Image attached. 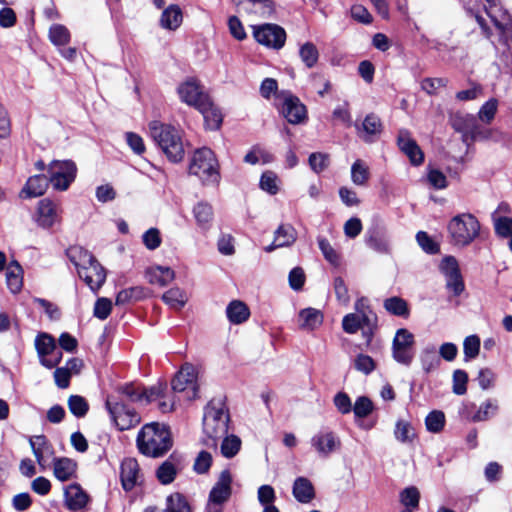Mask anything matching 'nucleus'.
Instances as JSON below:
<instances>
[{
	"mask_svg": "<svg viewBox=\"0 0 512 512\" xmlns=\"http://www.w3.org/2000/svg\"><path fill=\"white\" fill-rule=\"evenodd\" d=\"M136 442L140 453L153 458L162 457L173 446L170 429L156 422L144 425L138 433Z\"/></svg>",
	"mask_w": 512,
	"mask_h": 512,
	"instance_id": "1",
	"label": "nucleus"
},
{
	"mask_svg": "<svg viewBox=\"0 0 512 512\" xmlns=\"http://www.w3.org/2000/svg\"><path fill=\"white\" fill-rule=\"evenodd\" d=\"M229 415L221 400H212L205 408L202 443L216 449L218 441L228 432Z\"/></svg>",
	"mask_w": 512,
	"mask_h": 512,
	"instance_id": "2",
	"label": "nucleus"
},
{
	"mask_svg": "<svg viewBox=\"0 0 512 512\" xmlns=\"http://www.w3.org/2000/svg\"><path fill=\"white\" fill-rule=\"evenodd\" d=\"M148 128L151 138L171 162L183 160L185 150L180 129L157 120L151 121Z\"/></svg>",
	"mask_w": 512,
	"mask_h": 512,
	"instance_id": "3",
	"label": "nucleus"
},
{
	"mask_svg": "<svg viewBox=\"0 0 512 512\" xmlns=\"http://www.w3.org/2000/svg\"><path fill=\"white\" fill-rule=\"evenodd\" d=\"M68 256L77 268L79 277L92 291H98L106 280L104 267L89 251L81 247L69 249Z\"/></svg>",
	"mask_w": 512,
	"mask_h": 512,
	"instance_id": "4",
	"label": "nucleus"
},
{
	"mask_svg": "<svg viewBox=\"0 0 512 512\" xmlns=\"http://www.w3.org/2000/svg\"><path fill=\"white\" fill-rule=\"evenodd\" d=\"M448 232L454 245L465 247L479 236L480 223L474 215L462 213L450 220Z\"/></svg>",
	"mask_w": 512,
	"mask_h": 512,
	"instance_id": "5",
	"label": "nucleus"
},
{
	"mask_svg": "<svg viewBox=\"0 0 512 512\" xmlns=\"http://www.w3.org/2000/svg\"><path fill=\"white\" fill-rule=\"evenodd\" d=\"M189 173L197 176L204 184L218 183L220 174L214 152L206 147L196 150L189 165Z\"/></svg>",
	"mask_w": 512,
	"mask_h": 512,
	"instance_id": "6",
	"label": "nucleus"
},
{
	"mask_svg": "<svg viewBox=\"0 0 512 512\" xmlns=\"http://www.w3.org/2000/svg\"><path fill=\"white\" fill-rule=\"evenodd\" d=\"M276 107L280 110L283 117L291 124H301L307 120L306 107L298 97L289 91H281L277 95Z\"/></svg>",
	"mask_w": 512,
	"mask_h": 512,
	"instance_id": "7",
	"label": "nucleus"
},
{
	"mask_svg": "<svg viewBox=\"0 0 512 512\" xmlns=\"http://www.w3.org/2000/svg\"><path fill=\"white\" fill-rule=\"evenodd\" d=\"M198 369L190 363L182 365L181 369L173 378L171 385L174 392H186L189 400L198 396Z\"/></svg>",
	"mask_w": 512,
	"mask_h": 512,
	"instance_id": "8",
	"label": "nucleus"
},
{
	"mask_svg": "<svg viewBox=\"0 0 512 512\" xmlns=\"http://www.w3.org/2000/svg\"><path fill=\"white\" fill-rule=\"evenodd\" d=\"M414 335L405 328L398 329L392 342L393 359L404 366H409L414 358Z\"/></svg>",
	"mask_w": 512,
	"mask_h": 512,
	"instance_id": "9",
	"label": "nucleus"
},
{
	"mask_svg": "<svg viewBox=\"0 0 512 512\" xmlns=\"http://www.w3.org/2000/svg\"><path fill=\"white\" fill-rule=\"evenodd\" d=\"M76 165L70 160H55L49 165V181L56 190H67L76 176Z\"/></svg>",
	"mask_w": 512,
	"mask_h": 512,
	"instance_id": "10",
	"label": "nucleus"
},
{
	"mask_svg": "<svg viewBox=\"0 0 512 512\" xmlns=\"http://www.w3.org/2000/svg\"><path fill=\"white\" fill-rule=\"evenodd\" d=\"M106 408L111 419L121 431L128 430L140 422L138 413L123 403L112 401L109 397L106 400Z\"/></svg>",
	"mask_w": 512,
	"mask_h": 512,
	"instance_id": "11",
	"label": "nucleus"
},
{
	"mask_svg": "<svg viewBox=\"0 0 512 512\" xmlns=\"http://www.w3.org/2000/svg\"><path fill=\"white\" fill-rule=\"evenodd\" d=\"M255 40L268 48L280 49L286 41L285 30L276 24H263L253 27Z\"/></svg>",
	"mask_w": 512,
	"mask_h": 512,
	"instance_id": "12",
	"label": "nucleus"
},
{
	"mask_svg": "<svg viewBox=\"0 0 512 512\" xmlns=\"http://www.w3.org/2000/svg\"><path fill=\"white\" fill-rule=\"evenodd\" d=\"M165 386L157 384L150 389H144L139 385L126 384L119 391L131 402L150 403L163 397Z\"/></svg>",
	"mask_w": 512,
	"mask_h": 512,
	"instance_id": "13",
	"label": "nucleus"
},
{
	"mask_svg": "<svg viewBox=\"0 0 512 512\" xmlns=\"http://www.w3.org/2000/svg\"><path fill=\"white\" fill-rule=\"evenodd\" d=\"M177 91L182 102L196 109L209 97L194 77H188L178 86Z\"/></svg>",
	"mask_w": 512,
	"mask_h": 512,
	"instance_id": "14",
	"label": "nucleus"
},
{
	"mask_svg": "<svg viewBox=\"0 0 512 512\" xmlns=\"http://www.w3.org/2000/svg\"><path fill=\"white\" fill-rule=\"evenodd\" d=\"M35 347L37 350L39 361L41 365H43L44 367L52 369L60 363L62 359V353H59V357L55 359L48 358V356L52 355L56 350L55 340L49 334H39L35 339Z\"/></svg>",
	"mask_w": 512,
	"mask_h": 512,
	"instance_id": "15",
	"label": "nucleus"
},
{
	"mask_svg": "<svg viewBox=\"0 0 512 512\" xmlns=\"http://www.w3.org/2000/svg\"><path fill=\"white\" fill-rule=\"evenodd\" d=\"M311 445L320 457L327 458L340 448L341 441L333 431L321 430L313 435Z\"/></svg>",
	"mask_w": 512,
	"mask_h": 512,
	"instance_id": "16",
	"label": "nucleus"
},
{
	"mask_svg": "<svg viewBox=\"0 0 512 512\" xmlns=\"http://www.w3.org/2000/svg\"><path fill=\"white\" fill-rule=\"evenodd\" d=\"M29 443L39 467L46 470L54 458V448L44 435L30 437Z\"/></svg>",
	"mask_w": 512,
	"mask_h": 512,
	"instance_id": "17",
	"label": "nucleus"
},
{
	"mask_svg": "<svg viewBox=\"0 0 512 512\" xmlns=\"http://www.w3.org/2000/svg\"><path fill=\"white\" fill-rule=\"evenodd\" d=\"M366 245L379 254H390L391 241L385 227L375 225L370 228L365 235Z\"/></svg>",
	"mask_w": 512,
	"mask_h": 512,
	"instance_id": "18",
	"label": "nucleus"
},
{
	"mask_svg": "<svg viewBox=\"0 0 512 512\" xmlns=\"http://www.w3.org/2000/svg\"><path fill=\"white\" fill-rule=\"evenodd\" d=\"M232 475L229 470H223L209 493L210 505H222L232 494Z\"/></svg>",
	"mask_w": 512,
	"mask_h": 512,
	"instance_id": "19",
	"label": "nucleus"
},
{
	"mask_svg": "<svg viewBox=\"0 0 512 512\" xmlns=\"http://www.w3.org/2000/svg\"><path fill=\"white\" fill-rule=\"evenodd\" d=\"M120 479L122 487L126 491L132 490L143 481V475L139 464L134 458H126L121 463Z\"/></svg>",
	"mask_w": 512,
	"mask_h": 512,
	"instance_id": "20",
	"label": "nucleus"
},
{
	"mask_svg": "<svg viewBox=\"0 0 512 512\" xmlns=\"http://www.w3.org/2000/svg\"><path fill=\"white\" fill-rule=\"evenodd\" d=\"M399 149L409 158L413 165H420L424 154L408 130H400L397 137Z\"/></svg>",
	"mask_w": 512,
	"mask_h": 512,
	"instance_id": "21",
	"label": "nucleus"
},
{
	"mask_svg": "<svg viewBox=\"0 0 512 512\" xmlns=\"http://www.w3.org/2000/svg\"><path fill=\"white\" fill-rule=\"evenodd\" d=\"M59 220L57 205L50 199H42L38 203L35 221L38 226L47 229Z\"/></svg>",
	"mask_w": 512,
	"mask_h": 512,
	"instance_id": "22",
	"label": "nucleus"
},
{
	"mask_svg": "<svg viewBox=\"0 0 512 512\" xmlns=\"http://www.w3.org/2000/svg\"><path fill=\"white\" fill-rule=\"evenodd\" d=\"M297 239V232L290 224L280 225L274 233L272 244L266 246L264 250L268 253L277 248L291 246Z\"/></svg>",
	"mask_w": 512,
	"mask_h": 512,
	"instance_id": "23",
	"label": "nucleus"
},
{
	"mask_svg": "<svg viewBox=\"0 0 512 512\" xmlns=\"http://www.w3.org/2000/svg\"><path fill=\"white\" fill-rule=\"evenodd\" d=\"M499 410L497 400L487 399L478 407L477 411L471 415L469 406L466 405L463 409V415L472 422H484L494 417Z\"/></svg>",
	"mask_w": 512,
	"mask_h": 512,
	"instance_id": "24",
	"label": "nucleus"
},
{
	"mask_svg": "<svg viewBox=\"0 0 512 512\" xmlns=\"http://www.w3.org/2000/svg\"><path fill=\"white\" fill-rule=\"evenodd\" d=\"M145 276L150 284L165 287L175 279V272L170 267L154 265L147 268Z\"/></svg>",
	"mask_w": 512,
	"mask_h": 512,
	"instance_id": "25",
	"label": "nucleus"
},
{
	"mask_svg": "<svg viewBox=\"0 0 512 512\" xmlns=\"http://www.w3.org/2000/svg\"><path fill=\"white\" fill-rule=\"evenodd\" d=\"M323 313L312 307L304 308L298 313V325L301 330L313 331L323 323Z\"/></svg>",
	"mask_w": 512,
	"mask_h": 512,
	"instance_id": "26",
	"label": "nucleus"
},
{
	"mask_svg": "<svg viewBox=\"0 0 512 512\" xmlns=\"http://www.w3.org/2000/svg\"><path fill=\"white\" fill-rule=\"evenodd\" d=\"M197 110L203 115L206 126L211 130H216L222 123V114L208 97Z\"/></svg>",
	"mask_w": 512,
	"mask_h": 512,
	"instance_id": "27",
	"label": "nucleus"
},
{
	"mask_svg": "<svg viewBox=\"0 0 512 512\" xmlns=\"http://www.w3.org/2000/svg\"><path fill=\"white\" fill-rule=\"evenodd\" d=\"M383 126L380 118L370 113L368 114L359 129V135L365 142H372L374 137L379 136L382 132Z\"/></svg>",
	"mask_w": 512,
	"mask_h": 512,
	"instance_id": "28",
	"label": "nucleus"
},
{
	"mask_svg": "<svg viewBox=\"0 0 512 512\" xmlns=\"http://www.w3.org/2000/svg\"><path fill=\"white\" fill-rule=\"evenodd\" d=\"M293 496L300 503H309L315 498V490L312 482L305 477L295 479L292 489Z\"/></svg>",
	"mask_w": 512,
	"mask_h": 512,
	"instance_id": "29",
	"label": "nucleus"
},
{
	"mask_svg": "<svg viewBox=\"0 0 512 512\" xmlns=\"http://www.w3.org/2000/svg\"><path fill=\"white\" fill-rule=\"evenodd\" d=\"M453 126L456 130L463 132L465 136H471L473 140L485 138L473 115H466L454 120Z\"/></svg>",
	"mask_w": 512,
	"mask_h": 512,
	"instance_id": "30",
	"label": "nucleus"
},
{
	"mask_svg": "<svg viewBox=\"0 0 512 512\" xmlns=\"http://www.w3.org/2000/svg\"><path fill=\"white\" fill-rule=\"evenodd\" d=\"M374 321V315H359L349 313L342 320L343 330L348 334H355L363 325H371Z\"/></svg>",
	"mask_w": 512,
	"mask_h": 512,
	"instance_id": "31",
	"label": "nucleus"
},
{
	"mask_svg": "<svg viewBox=\"0 0 512 512\" xmlns=\"http://www.w3.org/2000/svg\"><path fill=\"white\" fill-rule=\"evenodd\" d=\"M66 504L71 510H79L86 506L88 495L79 485H70L65 490Z\"/></svg>",
	"mask_w": 512,
	"mask_h": 512,
	"instance_id": "32",
	"label": "nucleus"
},
{
	"mask_svg": "<svg viewBox=\"0 0 512 512\" xmlns=\"http://www.w3.org/2000/svg\"><path fill=\"white\" fill-rule=\"evenodd\" d=\"M226 315L232 324H241L248 320L250 310L244 302L240 300H233L226 308Z\"/></svg>",
	"mask_w": 512,
	"mask_h": 512,
	"instance_id": "33",
	"label": "nucleus"
},
{
	"mask_svg": "<svg viewBox=\"0 0 512 512\" xmlns=\"http://www.w3.org/2000/svg\"><path fill=\"white\" fill-rule=\"evenodd\" d=\"M6 283L12 293H18L23 286V269L17 261L7 266Z\"/></svg>",
	"mask_w": 512,
	"mask_h": 512,
	"instance_id": "34",
	"label": "nucleus"
},
{
	"mask_svg": "<svg viewBox=\"0 0 512 512\" xmlns=\"http://www.w3.org/2000/svg\"><path fill=\"white\" fill-rule=\"evenodd\" d=\"M49 182L44 175H34L27 180L22 193L29 198L41 196L47 190Z\"/></svg>",
	"mask_w": 512,
	"mask_h": 512,
	"instance_id": "35",
	"label": "nucleus"
},
{
	"mask_svg": "<svg viewBox=\"0 0 512 512\" xmlns=\"http://www.w3.org/2000/svg\"><path fill=\"white\" fill-rule=\"evenodd\" d=\"M193 215L199 228L207 231L213 219V208L207 202H198L193 208Z\"/></svg>",
	"mask_w": 512,
	"mask_h": 512,
	"instance_id": "36",
	"label": "nucleus"
},
{
	"mask_svg": "<svg viewBox=\"0 0 512 512\" xmlns=\"http://www.w3.org/2000/svg\"><path fill=\"white\" fill-rule=\"evenodd\" d=\"M55 477L60 481H67L73 477L76 471V463L69 458H55L53 460Z\"/></svg>",
	"mask_w": 512,
	"mask_h": 512,
	"instance_id": "37",
	"label": "nucleus"
},
{
	"mask_svg": "<svg viewBox=\"0 0 512 512\" xmlns=\"http://www.w3.org/2000/svg\"><path fill=\"white\" fill-rule=\"evenodd\" d=\"M181 22V10L179 7L173 5L163 11L160 19L161 26L169 30H174L178 28Z\"/></svg>",
	"mask_w": 512,
	"mask_h": 512,
	"instance_id": "38",
	"label": "nucleus"
},
{
	"mask_svg": "<svg viewBox=\"0 0 512 512\" xmlns=\"http://www.w3.org/2000/svg\"><path fill=\"white\" fill-rule=\"evenodd\" d=\"M162 300L169 307L180 310L184 307L188 299L186 293L182 289L174 287L162 295Z\"/></svg>",
	"mask_w": 512,
	"mask_h": 512,
	"instance_id": "39",
	"label": "nucleus"
},
{
	"mask_svg": "<svg viewBox=\"0 0 512 512\" xmlns=\"http://www.w3.org/2000/svg\"><path fill=\"white\" fill-rule=\"evenodd\" d=\"M420 362L423 370L426 373H430L431 371L437 369L441 361L436 352V348L434 346L425 347L420 354Z\"/></svg>",
	"mask_w": 512,
	"mask_h": 512,
	"instance_id": "40",
	"label": "nucleus"
},
{
	"mask_svg": "<svg viewBox=\"0 0 512 512\" xmlns=\"http://www.w3.org/2000/svg\"><path fill=\"white\" fill-rule=\"evenodd\" d=\"M242 6L246 12L258 14L262 17H268L273 12L271 0H247Z\"/></svg>",
	"mask_w": 512,
	"mask_h": 512,
	"instance_id": "41",
	"label": "nucleus"
},
{
	"mask_svg": "<svg viewBox=\"0 0 512 512\" xmlns=\"http://www.w3.org/2000/svg\"><path fill=\"white\" fill-rule=\"evenodd\" d=\"M145 297V290L140 286L130 287L118 292L115 300L116 305H125L141 300Z\"/></svg>",
	"mask_w": 512,
	"mask_h": 512,
	"instance_id": "42",
	"label": "nucleus"
},
{
	"mask_svg": "<svg viewBox=\"0 0 512 512\" xmlns=\"http://www.w3.org/2000/svg\"><path fill=\"white\" fill-rule=\"evenodd\" d=\"M370 177L369 167L364 161L358 159L351 167V180L355 185L364 186Z\"/></svg>",
	"mask_w": 512,
	"mask_h": 512,
	"instance_id": "43",
	"label": "nucleus"
},
{
	"mask_svg": "<svg viewBox=\"0 0 512 512\" xmlns=\"http://www.w3.org/2000/svg\"><path fill=\"white\" fill-rule=\"evenodd\" d=\"M384 308L391 314L399 317H408L409 308L407 302L397 296L387 298L384 301Z\"/></svg>",
	"mask_w": 512,
	"mask_h": 512,
	"instance_id": "44",
	"label": "nucleus"
},
{
	"mask_svg": "<svg viewBox=\"0 0 512 512\" xmlns=\"http://www.w3.org/2000/svg\"><path fill=\"white\" fill-rule=\"evenodd\" d=\"M221 440L220 450L225 458H233L240 451L242 442L238 436L226 434Z\"/></svg>",
	"mask_w": 512,
	"mask_h": 512,
	"instance_id": "45",
	"label": "nucleus"
},
{
	"mask_svg": "<svg viewBox=\"0 0 512 512\" xmlns=\"http://www.w3.org/2000/svg\"><path fill=\"white\" fill-rule=\"evenodd\" d=\"M166 512H191L190 505L180 493H174L167 497Z\"/></svg>",
	"mask_w": 512,
	"mask_h": 512,
	"instance_id": "46",
	"label": "nucleus"
},
{
	"mask_svg": "<svg viewBox=\"0 0 512 512\" xmlns=\"http://www.w3.org/2000/svg\"><path fill=\"white\" fill-rule=\"evenodd\" d=\"M68 407L70 412L78 418L84 417L89 409L88 402L79 395H71L68 398Z\"/></svg>",
	"mask_w": 512,
	"mask_h": 512,
	"instance_id": "47",
	"label": "nucleus"
},
{
	"mask_svg": "<svg viewBox=\"0 0 512 512\" xmlns=\"http://www.w3.org/2000/svg\"><path fill=\"white\" fill-rule=\"evenodd\" d=\"M495 232L502 238H512V218L504 216H493Z\"/></svg>",
	"mask_w": 512,
	"mask_h": 512,
	"instance_id": "48",
	"label": "nucleus"
},
{
	"mask_svg": "<svg viewBox=\"0 0 512 512\" xmlns=\"http://www.w3.org/2000/svg\"><path fill=\"white\" fill-rule=\"evenodd\" d=\"M480 350V338L477 335H470L464 339L463 351L465 361H469L478 356Z\"/></svg>",
	"mask_w": 512,
	"mask_h": 512,
	"instance_id": "49",
	"label": "nucleus"
},
{
	"mask_svg": "<svg viewBox=\"0 0 512 512\" xmlns=\"http://www.w3.org/2000/svg\"><path fill=\"white\" fill-rule=\"evenodd\" d=\"M49 39L55 45H65L70 40V33L65 26L61 24H54L50 27Z\"/></svg>",
	"mask_w": 512,
	"mask_h": 512,
	"instance_id": "50",
	"label": "nucleus"
},
{
	"mask_svg": "<svg viewBox=\"0 0 512 512\" xmlns=\"http://www.w3.org/2000/svg\"><path fill=\"white\" fill-rule=\"evenodd\" d=\"M425 424L428 431L433 433L440 432L445 424L444 413L438 410L430 412L425 419Z\"/></svg>",
	"mask_w": 512,
	"mask_h": 512,
	"instance_id": "51",
	"label": "nucleus"
},
{
	"mask_svg": "<svg viewBox=\"0 0 512 512\" xmlns=\"http://www.w3.org/2000/svg\"><path fill=\"white\" fill-rule=\"evenodd\" d=\"M498 101L494 98L488 100L482 105L478 112V118L483 123L489 124L495 117L497 112Z\"/></svg>",
	"mask_w": 512,
	"mask_h": 512,
	"instance_id": "52",
	"label": "nucleus"
},
{
	"mask_svg": "<svg viewBox=\"0 0 512 512\" xmlns=\"http://www.w3.org/2000/svg\"><path fill=\"white\" fill-rule=\"evenodd\" d=\"M420 494L417 488L409 487L401 492L400 499L406 509H414L418 507Z\"/></svg>",
	"mask_w": 512,
	"mask_h": 512,
	"instance_id": "53",
	"label": "nucleus"
},
{
	"mask_svg": "<svg viewBox=\"0 0 512 512\" xmlns=\"http://www.w3.org/2000/svg\"><path fill=\"white\" fill-rule=\"evenodd\" d=\"M309 165L315 173H321L329 165V155L315 152L309 156Z\"/></svg>",
	"mask_w": 512,
	"mask_h": 512,
	"instance_id": "54",
	"label": "nucleus"
},
{
	"mask_svg": "<svg viewBox=\"0 0 512 512\" xmlns=\"http://www.w3.org/2000/svg\"><path fill=\"white\" fill-rule=\"evenodd\" d=\"M299 55L306 64H315L319 57L317 47L311 42H306L300 47Z\"/></svg>",
	"mask_w": 512,
	"mask_h": 512,
	"instance_id": "55",
	"label": "nucleus"
},
{
	"mask_svg": "<svg viewBox=\"0 0 512 512\" xmlns=\"http://www.w3.org/2000/svg\"><path fill=\"white\" fill-rule=\"evenodd\" d=\"M352 409L356 417L365 418L373 411V403L369 398L362 396L357 398Z\"/></svg>",
	"mask_w": 512,
	"mask_h": 512,
	"instance_id": "56",
	"label": "nucleus"
},
{
	"mask_svg": "<svg viewBox=\"0 0 512 512\" xmlns=\"http://www.w3.org/2000/svg\"><path fill=\"white\" fill-rule=\"evenodd\" d=\"M394 435L396 439L402 443L409 442L414 436L413 428L408 422L399 420L396 423Z\"/></svg>",
	"mask_w": 512,
	"mask_h": 512,
	"instance_id": "57",
	"label": "nucleus"
},
{
	"mask_svg": "<svg viewBox=\"0 0 512 512\" xmlns=\"http://www.w3.org/2000/svg\"><path fill=\"white\" fill-rule=\"evenodd\" d=\"M318 245L319 249L323 253L325 259L333 265H337L339 263V255L331 246L329 241L323 237H318Z\"/></svg>",
	"mask_w": 512,
	"mask_h": 512,
	"instance_id": "58",
	"label": "nucleus"
},
{
	"mask_svg": "<svg viewBox=\"0 0 512 512\" xmlns=\"http://www.w3.org/2000/svg\"><path fill=\"white\" fill-rule=\"evenodd\" d=\"M468 375L464 370H455L453 373V392L463 395L467 391Z\"/></svg>",
	"mask_w": 512,
	"mask_h": 512,
	"instance_id": "59",
	"label": "nucleus"
},
{
	"mask_svg": "<svg viewBox=\"0 0 512 512\" xmlns=\"http://www.w3.org/2000/svg\"><path fill=\"white\" fill-rule=\"evenodd\" d=\"M112 310V302L110 299L102 297L99 298L95 305L93 314L96 318L100 320H105L108 318Z\"/></svg>",
	"mask_w": 512,
	"mask_h": 512,
	"instance_id": "60",
	"label": "nucleus"
},
{
	"mask_svg": "<svg viewBox=\"0 0 512 512\" xmlns=\"http://www.w3.org/2000/svg\"><path fill=\"white\" fill-rule=\"evenodd\" d=\"M257 498L263 507L273 505L276 500L274 488L270 485L260 486L257 491Z\"/></svg>",
	"mask_w": 512,
	"mask_h": 512,
	"instance_id": "61",
	"label": "nucleus"
},
{
	"mask_svg": "<svg viewBox=\"0 0 512 512\" xmlns=\"http://www.w3.org/2000/svg\"><path fill=\"white\" fill-rule=\"evenodd\" d=\"M176 476L175 466L171 462H164L157 470V477L162 484L171 483Z\"/></svg>",
	"mask_w": 512,
	"mask_h": 512,
	"instance_id": "62",
	"label": "nucleus"
},
{
	"mask_svg": "<svg viewBox=\"0 0 512 512\" xmlns=\"http://www.w3.org/2000/svg\"><path fill=\"white\" fill-rule=\"evenodd\" d=\"M212 464V456L207 451H201L194 462V471L198 474L207 473Z\"/></svg>",
	"mask_w": 512,
	"mask_h": 512,
	"instance_id": "63",
	"label": "nucleus"
},
{
	"mask_svg": "<svg viewBox=\"0 0 512 512\" xmlns=\"http://www.w3.org/2000/svg\"><path fill=\"white\" fill-rule=\"evenodd\" d=\"M354 367L356 370L367 375L375 369V362L366 354H358L354 359Z\"/></svg>",
	"mask_w": 512,
	"mask_h": 512,
	"instance_id": "64",
	"label": "nucleus"
}]
</instances>
